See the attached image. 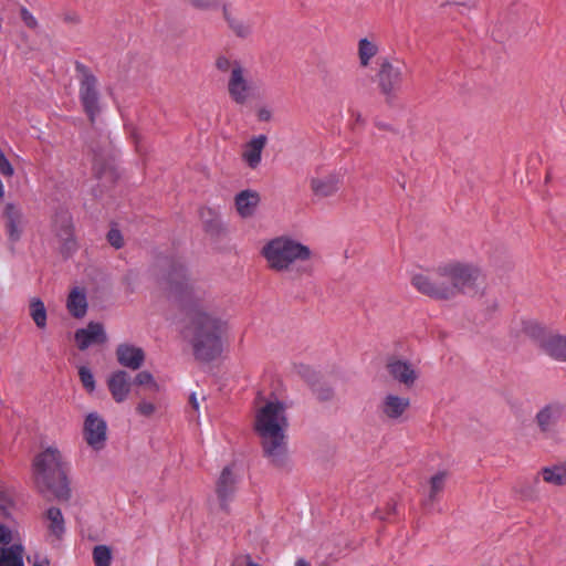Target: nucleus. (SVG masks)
Segmentation results:
<instances>
[{
	"label": "nucleus",
	"mask_w": 566,
	"mask_h": 566,
	"mask_svg": "<svg viewBox=\"0 0 566 566\" xmlns=\"http://www.w3.org/2000/svg\"><path fill=\"white\" fill-rule=\"evenodd\" d=\"M164 289L168 300L189 317L187 337L195 358L207 363L216 359L222 352V335L228 329V323L206 310V292L189 280L180 263L174 264L167 272Z\"/></svg>",
	"instance_id": "f257e3e1"
},
{
	"label": "nucleus",
	"mask_w": 566,
	"mask_h": 566,
	"mask_svg": "<svg viewBox=\"0 0 566 566\" xmlns=\"http://www.w3.org/2000/svg\"><path fill=\"white\" fill-rule=\"evenodd\" d=\"M289 420L283 402L268 401L255 413L254 430L260 438L264 457L276 467L284 464L287 454Z\"/></svg>",
	"instance_id": "f03ea898"
},
{
	"label": "nucleus",
	"mask_w": 566,
	"mask_h": 566,
	"mask_svg": "<svg viewBox=\"0 0 566 566\" xmlns=\"http://www.w3.org/2000/svg\"><path fill=\"white\" fill-rule=\"evenodd\" d=\"M34 483L43 494L51 493L55 499L67 501L71 489L67 480V465L55 447H48L32 463Z\"/></svg>",
	"instance_id": "7ed1b4c3"
},
{
	"label": "nucleus",
	"mask_w": 566,
	"mask_h": 566,
	"mask_svg": "<svg viewBox=\"0 0 566 566\" xmlns=\"http://www.w3.org/2000/svg\"><path fill=\"white\" fill-rule=\"evenodd\" d=\"M261 255L266 265L274 272H291L293 270L307 272L303 264L312 256L311 249L289 235H280L268 241L261 249Z\"/></svg>",
	"instance_id": "20e7f679"
},
{
	"label": "nucleus",
	"mask_w": 566,
	"mask_h": 566,
	"mask_svg": "<svg viewBox=\"0 0 566 566\" xmlns=\"http://www.w3.org/2000/svg\"><path fill=\"white\" fill-rule=\"evenodd\" d=\"M566 420V402L560 399H552L542 405L533 422L537 432L545 440L554 443L563 441L562 423Z\"/></svg>",
	"instance_id": "39448f33"
},
{
	"label": "nucleus",
	"mask_w": 566,
	"mask_h": 566,
	"mask_svg": "<svg viewBox=\"0 0 566 566\" xmlns=\"http://www.w3.org/2000/svg\"><path fill=\"white\" fill-rule=\"evenodd\" d=\"M443 263L432 271L417 273L411 277V285L421 294L433 298L448 301L454 298L448 275H443Z\"/></svg>",
	"instance_id": "423d86ee"
},
{
	"label": "nucleus",
	"mask_w": 566,
	"mask_h": 566,
	"mask_svg": "<svg viewBox=\"0 0 566 566\" xmlns=\"http://www.w3.org/2000/svg\"><path fill=\"white\" fill-rule=\"evenodd\" d=\"M442 272L449 276L454 297L474 291L482 275L478 265L455 260L443 263Z\"/></svg>",
	"instance_id": "0eeeda50"
},
{
	"label": "nucleus",
	"mask_w": 566,
	"mask_h": 566,
	"mask_svg": "<svg viewBox=\"0 0 566 566\" xmlns=\"http://www.w3.org/2000/svg\"><path fill=\"white\" fill-rule=\"evenodd\" d=\"M75 71L80 78L78 96L82 106L90 120L94 123L99 113V94L97 91V78L92 71L83 63L76 62Z\"/></svg>",
	"instance_id": "6e6552de"
},
{
	"label": "nucleus",
	"mask_w": 566,
	"mask_h": 566,
	"mask_svg": "<svg viewBox=\"0 0 566 566\" xmlns=\"http://www.w3.org/2000/svg\"><path fill=\"white\" fill-rule=\"evenodd\" d=\"M380 93L387 102L394 101L400 92L403 83V66L387 59L382 60L376 74Z\"/></svg>",
	"instance_id": "1a4fd4ad"
},
{
	"label": "nucleus",
	"mask_w": 566,
	"mask_h": 566,
	"mask_svg": "<svg viewBox=\"0 0 566 566\" xmlns=\"http://www.w3.org/2000/svg\"><path fill=\"white\" fill-rule=\"evenodd\" d=\"M526 332L538 342L547 355L556 360L566 361V336L547 334L537 324H530Z\"/></svg>",
	"instance_id": "9d476101"
},
{
	"label": "nucleus",
	"mask_w": 566,
	"mask_h": 566,
	"mask_svg": "<svg viewBox=\"0 0 566 566\" xmlns=\"http://www.w3.org/2000/svg\"><path fill=\"white\" fill-rule=\"evenodd\" d=\"M252 86L248 72L239 62H234L228 81V92L237 104H244L251 95Z\"/></svg>",
	"instance_id": "9b49d317"
},
{
	"label": "nucleus",
	"mask_w": 566,
	"mask_h": 566,
	"mask_svg": "<svg viewBox=\"0 0 566 566\" xmlns=\"http://www.w3.org/2000/svg\"><path fill=\"white\" fill-rule=\"evenodd\" d=\"M83 434L91 448L102 450L107 439L106 421L97 412H90L84 421Z\"/></svg>",
	"instance_id": "f8f14e48"
},
{
	"label": "nucleus",
	"mask_w": 566,
	"mask_h": 566,
	"mask_svg": "<svg viewBox=\"0 0 566 566\" xmlns=\"http://www.w3.org/2000/svg\"><path fill=\"white\" fill-rule=\"evenodd\" d=\"M237 476L231 467H224L216 483V493L220 503V507L224 512H229V503L233 500L237 490Z\"/></svg>",
	"instance_id": "ddd939ff"
},
{
	"label": "nucleus",
	"mask_w": 566,
	"mask_h": 566,
	"mask_svg": "<svg viewBox=\"0 0 566 566\" xmlns=\"http://www.w3.org/2000/svg\"><path fill=\"white\" fill-rule=\"evenodd\" d=\"M410 407V399L387 394L378 405V412L384 419L399 421Z\"/></svg>",
	"instance_id": "4468645a"
},
{
	"label": "nucleus",
	"mask_w": 566,
	"mask_h": 566,
	"mask_svg": "<svg viewBox=\"0 0 566 566\" xmlns=\"http://www.w3.org/2000/svg\"><path fill=\"white\" fill-rule=\"evenodd\" d=\"M56 234L61 240V252L66 256L72 255L77 249V243L71 216L63 214L56 221Z\"/></svg>",
	"instance_id": "2eb2a0df"
},
{
	"label": "nucleus",
	"mask_w": 566,
	"mask_h": 566,
	"mask_svg": "<svg viewBox=\"0 0 566 566\" xmlns=\"http://www.w3.org/2000/svg\"><path fill=\"white\" fill-rule=\"evenodd\" d=\"M339 186L340 177L335 172L312 177L310 180V188L317 198L334 196L339 190Z\"/></svg>",
	"instance_id": "dca6fc26"
},
{
	"label": "nucleus",
	"mask_w": 566,
	"mask_h": 566,
	"mask_svg": "<svg viewBox=\"0 0 566 566\" xmlns=\"http://www.w3.org/2000/svg\"><path fill=\"white\" fill-rule=\"evenodd\" d=\"M74 337L81 350L88 348L93 344H103L107 339L103 325L93 322L85 328L77 329Z\"/></svg>",
	"instance_id": "f3484780"
},
{
	"label": "nucleus",
	"mask_w": 566,
	"mask_h": 566,
	"mask_svg": "<svg viewBox=\"0 0 566 566\" xmlns=\"http://www.w3.org/2000/svg\"><path fill=\"white\" fill-rule=\"evenodd\" d=\"M387 370L395 380L407 387L412 386L418 377L413 366L402 359H389Z\"/></svg>",
	"instance_id": "a211bd4d"
},
{
	"label": "nucleus",
	"mask_w": 566,
	"mask_h": 566,
	"mask_svg": "<svg viewBox=\"0 0 566 566\" xmlns=\"http://www.w3.org/2000/svg\"><path fill=\"white\" fill-rule=\"evenodd\" d=\"M130 386V376L125 370H117L107 379L108 390L116 402H123L128 398Z\"/></svg>",
	"instance_id": "6ab92c4d"
},
{
	"label": "nucleus",
	"mask_w": 566,
	"mask_h": 566,
	"mask_svg": "<svg viewBox=\"0 0 566 566\" xmlns=\"http://www.w3.org/2000/svg\"><path fill=\"white\" fill-rule=\"evenodd\" d=\"M118 363L129 369L137 370L145 360V353L140 347L130 344H120L116 348Z\"/></svg>",
	"instance_id": "aec40b11"
},
{
	"label": "nucleus",
	"mask_w": 566,
	"mask_h": 566,
	"mask_svg": "<svg viewBox=\"0 0 566 566\" xmlns=\"http://www.w3.org/2000/svg\"><path fill=\"white\" fill-rule=\"evenodd\" d=\"M266 142L268 138L265 135H258L244 145L242 159L250 168L255 169L261 164L262 151Z\"/></svg>",
	"instance_id": "412c9836"
},
{
	"label": "nucleus",
	"mask_w": 566,
	"mask_h": 566,
	"mask_svg": "<svg viewBox=\"0 0 566 566\" xmlns=\"http://www.w3.org/2000/svg\"><path fill=\"white\" fill-rule=\"evenodd\" d=\"M260 203V195L254 190H242L234 198L235 209L241 218H250L254 214Z\"/></svg>",
	"instance_id": "4be33fe9"
},
{
	"label": "nucleus",
	"mask_w": 566,
	"mask_h": 566,
	"mask_svg": "<svg viewBox=\"0 0 566 566\" xmlns=\"http://www.w3.org/2000/svg\"><path fill=\"white\" fill-rule=\"evenodd\" d=\"M538 475L548 484L555 486L566 485V462L544 467L538 472Z\"/></svg>",
	"instance_id": "5701e85b"
},
{
	"label": "nucleus",
	"mask_w": 566,
	"mask_h": 566,
	"mask_svg": "<svg viewBox=\"0 0 566 566\" xmlns=\"http://www.w3.org/2000/svg\"><path fill=\"white\" fill-rule=\"evenodd\" d=\"M66 307L74 317H83L87 311L85 292L77 287L73 289L69 294Z\"/></svg>",
	"instance_id": "b1692460"
},
{
	"label": "nucleus",
	"mask_w": 566,
	"mask_h": 566,
	"mask_svg": "<svg viewBox=\"0 0 566 566\" xmlns=\"http://www.w3.org/2000/svg\"><path fill=\"white\" fill-rule=\"evenodd\" d=\"M24 547L22 544H12L0 549V566H24Z\"/></svg>",
	"instance_id": "393cba45"
},
{
	"label": "nucleus",
	"mask_w": 566,
	"mask_h": 566,
	"mask_svg": "<svg viewBox=\"0 0 566 566\" xmlns=\"http://www.w3.org/2000/svg\"><path fill=\"white\" fill-rule=\"evenodd\" d=\"M46 518L49 521V533L56 539H60L65 532L64 518L60 509L50 507L46 511Z\"/></svg>",
	"instance_id": "a878e982"
},
{
	"label": "nucleus",
	"mask_w": 566,
	"mask_h": 566,
	"mask_svg": "<svg viewBox=\"0 0 566 566\" xmlns=\"http://www.w3.org/2000/svg\"><path fill=\"white\" fill-rule=\"evenodd\" d=\"M378 53V45L369 41L367 38L360 39L358 42V56L361 66H368L370 60Z\"/></svg>",
	"instance_id": "bb28decb"
},
{
	"label": "nucleus",
	"mask_w": 566,
	"mask_h": 566,
	"mask_svg": "<svg viewBox=\"0 0 566 566\" xmlns=\"http://www.w3.org/2000/svg\"><path fill=\"white\" fill-rule=\"evenodd\" d=\"M448 473L446 471L438 472L430 479V490L428 501L433 503L438 500L441 492L444 490Z\"/></svg>",
	"instance_id": "cd10ccee"
},
{
	"label": "nucleus",
	"mask_w": 566,
	"mask_h": 566,
	"mask_svg": "<svg viewBox=\"0 0 566 566\" xmlns=\"http://www.w3.org/2000/svg\"><path fill=\"white\" fill-rule=\"evenodd\" d=\"M30 315L39 328L46 326V310L40 298H33L30 303Z\"/></svg>",
	"instance_id": "c85d7f7f"
},
{
	"label": "nucleus",
	"mask_w": 566,
	"mask_h": 566,
	"mask_svg": "<svg viewBox=\"0 0 566 566\" xmlns=\"http://www.w3.org/2000/svg\"><path fill=\"white\" fill-rule=\"evenodd\" d=\"M226 19L233 33L242 39H245L252 33V25L249 22L231 18L226 13Z\"/></svg>",
	"instance_id": "c756f323"
},
{
	"label": "nucleus",
	"mask_w": 566,
	"mask_h": 566,
	"mask_svg": "<svg viewBox=\"0 0 566 566\" xmlns=\"http://www.w3.org/2000/svg\"><path fill=\"white\" fill-rule=\"evenodd\" d=\"M93 560L95 566H111L112 551L106 545H97L93 549Z\"/></svg>",
	"instance_id": "7c9ffc66"
},
{
	"label": "nucleus",
	"mask_w": 566,
	"mask_h": 566,
	"mask_svg": "<svg viewBox=\"0 0 566 566\" xmlns=\"http://www.w3.org/2000/svg\"><path fill=\"white\" fill-rule=\"evenodd\" d=\"M78 376L83 387L88 392H93L95 390V379L91 369L86 366H81L78 369Z\"/></svg>",
	"instance_id": "2f4dec72"
},
{
	"label": "nucleus",
	"mask_w": 566,
	"mask_h": 566,
	"mask_svg": "<svg viewBox=\"0 0 566 566\" xmlns=\"http://www.w3.org/2000/svg\"><path fill=\"white\" fill-rule=\"evenodd\" d=\"M135 384L139 386H147L151 391H158L159 386L149 371H140L135 377Z\"/></svg>",
	"instance_id": "473e14b6"
},
{
	"label": "nucleus",
	"mask_w": 566,
	"mask_h": 566,
	"mask_svg": "<svg viewBox=\"0 0 566 566\" xmlns=\"http://www.w3.org/2000/svg\"><path fill=\"white\" fill-rule=\"evenodd\" d=\"M0 174L6 178H10L14 175V169L1 148H0Z\"/></svg>",
	"instance_id": "72a5a7b5"
},
{
	"label": "nucleus",
	"mask_w": 566,
	"mask_h": 566,
	"mask_svg": "<svg viewBox=\"0 0 566 566\" xmlns=\"http://www.w3.org/2000/svg\"><path fill=\"white\" fill-rule=\"evenodd\" d=\"M107 240L115 249H120L124 245L123 235L119 230L111 229L107 233Z\"/></svg>",
	"instance_id": "f704fd0d"
},
{
	"label": "nucleus",
	"mask_w": 566,
	"mask_h": 566,
	"mask_svg": "<svg viewBox=\"0 0 566 566\" xmlns=\"http://www.w3.org/2000/svg\"><path fill=\"white\" fill-rule=\"evenodd\" d=\"M136 410L142 416L150 417L156 411V407L153 402L143 400L137 405Z\"/></svg>",
	"instance_id": "c9c22d12"
},
{
	"label": "nucleus",
	"mask_w": 566,
	"mask_h": 566,
	"mask_svg": "<svg viewBox=\"0 0 566 566\" xmlns=\"http://www.w3.org/2000/svg\"><path fill=\"white\" fill-rule=\"evenodd\" d=\"M20 14H21V19L23 20L24 24L28 28H30L32 30L38 28L36 19L33 17V14L27 8H21Z\"/></svg>",
	"instance_id": "e433bc0d"
},
{
	"label": "nucleus",
	"mask_w": 566,
	"mask_h": 566,
	"mask_svg": "<svg viewBox=\"0 0 566 566\" xmlns=\"http://www.w3.org/2000/svg\"><path fill=\"white\" fill-rule=\"evenodd\" d=\"M4 217L7 219V222H9V221H20L21 213L15 208V206L13 203H7L6 209H4Z\"/></svg>",
	"instance_id": "4c0bfd02"
},
{
	"label": "nucleus",
	"mask_w": 566,
	"mask_h": 566,
	"mask_svg": "<svg viewBox=\"0 0 566 566\" xmlns=\"http://www.w3.org/2000/svg\"><path fill=\"white\" fill-rule=\"evenodd\" d=\"M231 566H260L258 563L253 562L249 554H241L234 557Z\"/></svg>",
	"instance_id": "58836bf2"
},
{
	"label": "nucleus",
	"mask_w": 566,
	"mask_h": 566,
	"mask_svg": "<svg viewBox=\"0 0 566 566\" xmlns=\"http://www.w3.org/2000/svg\"><path fill=\"white\" fill-rule=\"evenodd\" d=\"M13 541L12 532L9 527L0 523V544L9 545Z\"/></svg>",
	"instance_id": "ea45409f"
},
{
	"label": "nucleus",
	"mask_w": 566,
	"mask_h": 566,
	"mask_svg": "<svg viewBox=\"0 0 566 566\" xmlns=\"http://www.w3.org/2000/svg\"><path fill=\"white\" fill-rule=\"evenodd\" d=\"M19 224H20V221L7 222V230H8L9 238L13 241L18 240L20 237Z\"/></svg>",
	"instance_id": "a19ab883"
},
{
	"label": "nucleus",
	"mask_w": 566,
	"mask_h": 566,
	"mask_svg": "<svg viewBox=\"0 0 566 566\" xmlns=\"http://www.w3.org/2000/svg\"><path fill=\"white\" fill-rule=\"evenodd\" d=\"M216 64H217V67H218L220 71L226 72V71H228L229 69L232 71V66H233L234 62L232 63V62H231L230 60H228L227 57L221 56V57H219V59L217 60V63H216Z\"/></svg>",
	"instance_id": "79ce46f5"
},
{
	"label": "nucleus",
	"mask_w": 566,
	"mask_h": 566,
	"mask_svg": "<svg viewBox=\"0 0 566 566\" xmlns=\"http://www.w3.org/2000/svg\"><path fill=\"white\" fill-rule=\"evenodd\" d=\"M271 111L266 109V108H261L258 113V117L260 120H263V122H268L271 119Z\"/></svg>",
	"instance_id": "37998d69"
},
{
	"label": "nucleus",
	"mask_w": 566,
	"mask_h": 566,
	"mask_svg": "<svg viewBox=\"0 0 566 566\" xmlns=\"http://www.w3.org/2000/svg\"><path fill=\"white\" fill-rule=\"evenodd\" d=\"M193 6L198 8H209L212 4L211 0H191Z\"/></svg>",
	"instance_id": "c03bdc74"
},
{
	"label": "nucleus",
	"mask_w": 566,
	"mask_h": 566,
	"mask_svg": "<svg viewBox=\"0 0 566 566\" xmlns=\"http://www.w3.org/2000/svg\"><path fill=\"white\" fill-rule=\"evenodd\" d=\"M189 403L191 405L192 409L195 411H198L199 410V401L197 399V396L195 392H192L189 397Z\"/></svg>",
	"instance_id": "a18cd8bd"
},
{
	"label": "nucleus",
	"mask_w": 566,
	"mask_h": 566,
	"mask_svg": "<svg viewBox=\"0 0 566 566\" xmlns=\"http://www.w3.org/2000/svg\"><path fill=\"white\" fill-rule=\"evenodd\" d=\"M294 566H311V564L308 562H306L304 558H298L296 562H295V565Z\"/></svg>",
	"instance_id": "49530a36"
},
{
	"label": "nucleus",
	"mask_w": 566,
	"mask_h": 566,
	"mask_svg": "<svg viewBox=\"0 0 566 566\" xmlns=\"http://www.w3.org/2000/svg\"><path fill=\"white\" fill-rule=\"evenodd\" d=\"M376 125H377V127H378L379 129H384V130H386V129H391L390 125H388V124L377 123Z\"/></svg>",
	"instance_id": "de8ad7c7"
},
{
	"label": "nucleus",
	"mask_w": 566,
	"mask_h": 566,
	"mask_svg": "<svg viewBox=\"0 0 566 566\" xmlns=\"http://www.w3.org/2000/svg\"><path fill=\"white\" fill-rule=\"evenodd\" d=\"M4 198V187L2 181L0 180V200Z\"/></svg>",
	"instance_id": "09e8293b"
},
{
	"label": "nucleus",
	"mask_w": 566,
	"mask_h": 566,
	"mask_svg": "<svg viewBox=\"0 0 566 566\" xmlns=\"http://www.w3.org/2000/svg\"><path fill=\"white\" fill-rule=\"evenodd\" d=\"M48 564H49V562L45 559L43 562V564L42 563H35L34 566H46Z\"/></svg>",
	"instance_id": "8fccbe9b"
}]
</instances>
